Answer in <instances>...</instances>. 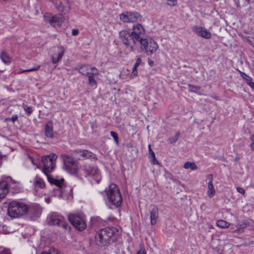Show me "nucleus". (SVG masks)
<instances>
[{
  "label": "nucleus",
  "instance_id": "obj_22",
  "mask_svg": "<svg viewBox=\"0 0 254 254\" xmlns=\"http://www.w3.org/2000/svg\"><path fill=\"white\" fill-rule=\"evenodd\" d=\"M32 185L35 189H44L45 187V183L44 180L36 176L32 181Z\"/></svg>",
  "mask_w": 254,
  "mask_h": 254
},
{
  "label": "nucleus",
  "instance_id": "obj_2",
  "mask_svg": "<svg viewBox=\"0 0 254 254\" xmlns=\"http://www.w3.org/2000/svg\"><path fill=\"white\" fill-rule=\"evenodd\" d=\"M78 173L84 175L92 183L98 184L101 180L100 171L94 165L85 163L80 167Z\"/></svg>",
  "mask_w": 254,
  "mask_h": 254
},
{
  "label": "nucleus",
  "instance_id": "obj_45",
  "mask_svg": "<svg viewBox=\"0 0 254 254\" xmlns=\"http://www.w3.org/2000/svg\"><path fill=\"white\" fill-rule=\"evenodd\" d=\"M136 254H146L145 250L144 248L141 249Z\"/></svg>",
  "mask_w": 254,
  "mask_h": 254
},
{
  "label": "nucleus",
  "instance_id": "obj_41",
  "mask_svg": "<svg viewBox=\"0 0 254 254\" xmlns=\"http://www.w3.org/2000/svg\"><path fill=\"white\" fill-rule=\"evenodd\" d=\"M236 189H237V191L241 194H244L245 192V190L242 188L238 187H237Z\"/></svg>",
  "mask_w": 254,
  "mask_h": 254
},
{
  "label": "nucleus",
  "instance_id": "obj_49",
  "mask_svg": "<svg viewBox=\"0 0 254 254\" xmlns=\"http://www.w3.org/2000/svg\"><path fill=\"white\" fill-rule=\"evenodd\" d=\"M29 160H30L31 162L33 164V165H35V162H34V160L33 158H32L31 157H29Z\"/></svg>",
  "mask_w": 254,
  "mask_h": 254
},
{
  "label": "nucleus",
  "instance_id": "obj_20",
  "mask_svg": "<svg viewBox=\"0 0 254 254\" xmlns=\"http://www.w3.org/2000/svg\"><path fill=\"white\" fill-rule=\"evenodd\" d=\"M47 177L50 184L55 185L58 187L57 190H59L62 187L65 185L64 184V179L63 178H61L58 177H53L50 176L49 175H48Z\"/></svg>",
  "mask_w": 254,
  "mask_h": 254
},
{
  "label": "nucleus",
  "instance_id": "obj_16",
  "mask_svg": "<svg viewBox=\"0 0 254 254\" xmlns=\"http://www.w3.org/2000/svg\"><path fill=\"white\" fill-rule=\"evenodd\" d=\"M131 32L136 42H140L141 39H144L142 38V37L145 34V29L141 24L136 23L134 24L132 27Z\"/></svg>",
  "mask_w": 254,
  "mask_h": 254
},
{
  "label": "nucleus",
  "instance_id": "obj_48",
  "mask_svg": "<svg viewBox=\"0 0 254 254\" xmlns=\"http://www.w3.org/2000/svg\"><path fill=\"white\" fill-rule=\"evenodd\" d=\"M148 149H149V154H151L152 152H154L151 149V145L150 144L148 145Z\"/></svg>",
  "mask_w": 254,
  "mask_h": 254
},
{
  "label": "nucleus",
  "instance_id": "obj_36",
  "mask_svg": "<svg viewBox=\"0 0 254 254\" xmlns=\"http://www.w3.org/2000/svg\"><path fill=\"white\" fill-rule=\"evenodd\" d=\"M138 75V72L137 68L133 67L132 68V72L130 74V77L131 78H134V77H136Z\"/></svg>",
  "mask_w": 254,
  "mask_h": 254
},
{
  "label": "nucleus",
  "instance_id": "obj_7",
  "mask_svg": "<svg viewBox=\"0 0 254 254\" xmlns=\"http://www.w3.org/2000/svg\"><path fill=\"white\" fill-rule=\"evenodd\" d=\"M139 43L141 49L149 55L155 53L159 47L156 41L151 38L141 39Z\"/></svg>",
  "mask_w": 254,
  "mask_h": 254
},
{
  "label": "nucleus",
  "instance_id": "obj_9",
  "mask_svg": "<svg viewBox=\"0 0 254 254\" xmlns=\"http://www.w3.org/2000/svg\"><path fill=\"white\" fill-rule=\"evenodd\" d=\"M120 19L124 23H136L141 21L142 16L136 11H125L120 15Z\"/></svg>",
  "mask_w": 254,
  "mask_h": 254
},
{
  "label": "nucleus",
  "instance_id": "obj_8",
  "mask_svg": "<svg viewBox=\"0 0 254 254\" xmlns=\"http://www.w3.org/2000/svg\"><path fill=\"white\" fill-rule=\"evenodd\" d=\"M57 159V156L55 154L43 157L42 160L43 164V172L46 176H48L49 173L54 169Z\"/></svg>",
  "mask_w": 254,
  "mask_h": 254
},
{
  "label": "nucleus",
  "instance_id": "obj_50",
  "mask_svg": "<svg viewBox=\"0 0 254 254\" xmlns=\"http://www.w3.org/2000/svg\"><path fill=\"white\" fill-rule=\"evenodd\" d=\"M250 147L252 150H254V142H253L250 144Z\"/></svg>",
  "mask_w": 254,
  "mask_h": 254
},
{
  "label": "nucleus",
  "instance_id": "obj_30",
  "mask_svg": "<svg viewBox=\"0 0 254 254\" xmlns=\"http://www.w3.org/2000/svg\"><path fill=\"white\" fill-rule=\"evenodd\" d=\"M241 76L243 78H244L245 79H246L247 81V84L248 85L249 84V83L251 81H252L253 80V79L251 77H250V76H249L248 75H247L246 73H245V72H243V71H241L239 70H238Z\"/></svg>",
  "mask_w": 254,
  "mask_h": 254
},
{
  "label": "nucleus",
  "instance_id": "obj_47",
  "mask_svg": "<svg viewBox=\"0 0 254 254\" xmlns=\"http://www.w3.org/2000/svg\"><path fill=\"white\" fill-rule=\"evenodd\" d=\"M249 41L250 43L251 44V45L254 47V38H251Z\"/></svg>",
  "mask_w": 254,
  "mask_h": 254
},
{
  "label": "nucleus",
  "instance_id": "obj_55",
  "mask_svg": "<svg viewBox=\"0 0 254 254\" xmlns=\"http://www.w3.org/2000/svg\"><path fill=\"white\" fill-rule=\"evenodd\" d=\"M148 63L150 65H151V64H153V62L152 61H149Z\"/></svg>",
  "mask_w": 254,
  "mask_h": 254
},
{
  "label": "nucleus",
  "instance_id": "obj_13",
  "mask_svg": "<svg viewBox=\"0 0 254 254\" xmlns=\"http://www.w3.org/2000/svg\"><path fill=\"white\" fill-rule=\"evenodd\" d=\"M49 223L50 225H57L65 229H67L68 225L64 221L63 216L58 213L54 212L49 216Z\"/></svg>",
  "mask_w": 254,
  "mask_h": 254
},
{
  "label": "nucleus",
  "instance_id": "obj_56",
  "mask_svg": "<svg viewBox=\"0 0 254 254\" xmlns=\"http://www.w3.org/2000/svg\"><path fill=\"white\" fill-rule=\"evenodd\" d=\"M1 157H2L1 155H0V159L1 158Z\"/></svg>",
  "mask_w": 254,
  "mask_h": 254
},
{
  "label": "nucleus",
  "instance_id": "obj_40",
  "mask_svg": "<svg viewBox=\"0 0 254 254\" xmlns=\"http://www.w3.org/2000/svg\"><path fill=\"white\" fill-rule=\"evenodd\" d=\"M142 60L140 58H138L133 65V67L137 68V67L141 64Z\"/></svg>",
  "mask_w": 254,
  "mask_h": 254
},
{
  "label": "nucleus",
  "instance_id": "obj_5",
  "mask_svg": "<svg viewBox=\"0 0 254 254\" xmlns=\"http://www.w3.org/2000/svg\"><path fill=\"white\" fill-rule=\"evenodd\" d=\"M119 38L126 48L134 52L136 49V41L131 32L122 30L119 32Z\"/></svg>",
  "mask_w": 254,
  "mask_h": 254
},
{
  "label": "nucleus",
  "instance_id": "obj_19",
  "mask_svg": "<svg viewBox=\"0 0 254 254\" xmlns=\"http://www.w3.org/2000/svg\"><path fill=\"white\" fill-rule=\"evenodd\" d=\"M65 53V49L63 46H59L53 50V54L51 57L53 64L58 63L62 59Z\"/></svg>",
  "mask_w": 254,
  "mask_h": 254
},
{
  "label": "nucleus",
  "instance_id": "obj_12",
  "mask_svg": "<svg viewBox=\"0 0 254 254\" xmlns=\"http://www.w3.org/2000/svg\"><path fill=\"white\" fill-rule=\"evenodd\" d=\"M68 220L75 228L79 231H82L86 227V224L84 219L79 215L70 214L68 215Z\"/></svg>",
  "mask_w": 254,
  "mask_h": 254
},
{
  "label": "nucleus",
  "instance_id": "obj_4",
  "mask_svg": "<svg viewBox=\"0 0 254 254\" xmlns=\"http://www.w3.org/2000/svg\"><path fill=\"white\" fill-rule=\"evenodd\" d=\"M28 210V206L20 201L13 200L8 206L7 214L11 218H19L26 215Z\"/></svg>",
  "mask_w": 254,
  "mask_h": 254
},
{
  "label": "nucleus",
  "instance_id": "obj_21",
  "mask_svg": "<svg viewBox=\"0 0 254 254\" xmlns=\"http://www.w3.org/2000/svg\"><path fill=\"white\" fill-rule=\"evenodd\" d=\"M75 152L85 158L97 160L96 155L87 150H76Z\"/></svg>",
  "mask_w": 254,
  "mask_h": 254
},
{
  "label": "nucleus",
  "instance_id": "obj_34",
  "mask_svg": "<svg viewBox=\"0 0 254 254\" xmlns=\"http://www.w3.org/2000/svg\"><path fill=\"white\" fill-rule=\"evenodd\" d=\"M40 254H60L58 250L54 248L50 250L49 252H42Z\"/></svg>",
  "mask_w": 254,
  "mask_h": 254
},
{
  "label": "nucleus",
  "instance_id": "obj_3",
  "mask_svg": "<svg viewBox=\"0 0 254 254\" xmlns=\"http://www.w3.org/2000/svg\"><path fill=\"white\" fill-rule=\"evenodd\" d=\"M119 234V230L114 227L100 229L96 234V242L99 245H106L109 243L112 237Z\"/></svg>",
  "mask_w": 254,
  "mask_h": 254
},
{
  "label": "nucleus",
  "instance_id": "obj_6",
  "mask_svg": "<svg viewBox=\"0 0 254 254\" xmlns=\"http://www.w3.org/2000/svg\"><path fill=\"white\" fill-rule=\"evenodd\" d=\"M19 183L13 180L9 176H3L0 181V199L5 196L8 189H14V186L18 187Z\"/></svg>",
  "mask_w": 254,
  "mask_h": 254
},
{
  "label": "nucleus",
  "instance_id": "obj_28",
  "mask_svg": "<svg viewBox=\"0 0 254 254\" xmlns=\"http://www.w3.org/2000/svg\"><path fill=\"white\" fill-rule=\"evenodd\" d=\"M217 226L221 228H227L230 226V224L226 221L219 220L216 223Z\"/></svg>",
  "mask_w": 254,
  "mask_h": 254
},
{
  "label": "nucleus",
  "instance_id": "obj_46",
  "mask_svg": "<svg viewBox=\"0 0 254 254\" xmlns=\"http://www.w3.org/2000/svg\"><path fill=\"white\" fill-rule=\"evenodd\" d=\"M248 85H249L251 88H252L253 89H254V81H253V80L252 81H251V82H250L249 83Z\"/></svg>",
  "mask_w": 254,
  "mask_h": 254
},
{
  "label": "nucleus",
  "instance_id": "obj_38",
  "mask_svg": "<svg viewBox=\"0 0 254 254\" xmlns=\"http://www.w3.org/2000/svg\"><path fill=\"white\" fill-rule=\"evenodd\" d=\"M23 108L24 111L28 113L29 115L32 112V108L30 106H28L26 105H23Z\"/></svg>",
  "mask_w": 254,
  "mask_h": 254
},
{
  "label": "nucleus",
  "instance_id": "obj_24",
  "mask_svg": "<svg viewBox=\"0 0 254 254\" xmlns=\"http://www.w3.org/2000/svg\"><path fill=\"white\" fill-rule=\"evenodd\" d=\"M45 133L46 136L53 138L54 137L53 125L51 121H49L46 125Z\"/></svg>",
  "mask_w": 254,
  "mask_h": 254
},
{
  "label": "nucleus",
  "instance_id": "obj_27",
  "mask_svg": "<svg viewBox=\"0 0 254 254\" xmlns=\"http://www.w3.org/2000/svg\"><path fill=\"white\" fill-rule=\"evenodd\" d=\"M184 168L185 169H190L191 170H196L197 167L195 163L187 162L184 165Z\"/></svg>",
  "mask_w": 254,
  "mask_h": 254
},
{
  "label": "nucleus",
  "instance_id": "obj_25",
  "mask_svg": "<svg viewBox=\"0 0 254 254\" xmlns=\"http://www.w3.org/2000/svg\"><path fill=\"white\" fill-rule=\"evenodd\" d=\"M0 58L2 62L5 64H9L12 61L11 58L4 51H1L0 52Z\"/></svg>",
  "mask_w": 254,
  "mask_h": 254
},
{
  "label": "nucleus",
  "instance_id": "obj_53",
  "mask_svg": "<svg viewBox=\"0 0 254 254\" xmlns=\"http://www.w3.org/2000/svg\"><path fill=\"white\" fill-rule=\"evenodd\" d=\"M45 199H46V202H47L48 203H49L50 202V198H45Z\"/></svg>",
  "mask_w": 254,
  "mask_h": 254
},
{
  "label": "nucleus",
  "instance_id": "obj_35",
  "mask_svg": "<svg viewBox=\"0 0 254 254\" xmlns=\"http://www.w3.org/2000/svg\"><path fill=\"white\" fill-rule=\"evenodd\" d=\"M150 158L151 159V162L154 165L158 164V161L155 158V155L154 152H152L151 154H150Z\"/></svg>",
  "mask_w": 254,
  "mask_h": 254
},
{
  "label": "nucleus",
  "instance_id": "obj_29",
  "mask_svg": "<svg viewBox=\"0 0 254 254\" xmlns=\"http://www.w3.org/2000/svg\"><path fill=\"white\" fill-rule=\"evenodd\" d=\"M94 75L90 74L88 75V83L89 85L94 88H96L97 87V81L94 78L93 76Z\"/></svg>",
  "mask_w": 254,
  "mask_h": 254
},
{
  "label": "nucleus",
  "instance_id": "obj_43",
  "mask_svg": "<svg viewBox=\"0 0 254 254\" xmlns=\"http://www.w3.org/2000/svg\"><path fill=\"white\" fill-rule=\"evenodd\" d=\"M0 254H11V253L8 250H4L0 252Z\"/></svg>",
  "mask_w": 254,
  "mask_h": 254
},
{
  "label": "nucleus",
  "instance_id": "obj_31",
  "mask_svg": "<svg viewBox=\"0 0 254 254\" xmlns=\"http://www.w3.org/2000/svg\"><path fill=\"white\" fill-rule=\"evenodd\" d=\"M40 66L39 65H37L36 66L33 67V68H31L25 69V70H20L17 72V73L20 74V73H23L25 72H30V71H37L40 69Z\"/></svg>",
  "mask_w": 254,
  "mask_h": 254
},
{
  "label": "nucleus",
  "instance_id": "obj_1",
  "mask_svg": "<svg viewBox=\"0 0 254 254\" xmlns=\"http://www.w3.org/2000/svg\"><path fill=\"white\" fill-rule=\"evenodd\" d=\"M104 193L106 194L104 200L108 208L114 209L121 205L123 202L122 194L116 184L110 185L108 189L105 190Z\"/></svg>",
  "mask_w": 254,
  "mask_h": 254
},
{
  "label": "nucleus",
  "instance_id": "obj_23",
  "mask_svg": "<svg viewBox=\"0 0 254 254\" xmlns=\"http://www.w3.org/2000/svg\"><path fill=\"white\" fill-rule=\"evenodd\" d=\"M158 217V209L156 206H153L150 211V222L154 225L157 223Z\"/></svg>",
  "mask_w": 254,
  "mask_h": 254
},
{
  "label": "nucleus",
  "instance_id": "obj_39",
  "mask_svg": "<svg viewBox=\"0 0 254 254\" xmlns=\"http://www.w3.org/2000/svg\"><path fill=\"white\" fill-rule=\"evenodd\" d=\"M246 226H247L246 224L245 223H243L241 224H238L237 225V231L238 232L240 231V230L241 229H243L246 228Z\"/></svg>",
  "mask_w": 254,
  "mask_h": 254
},
{
  "label": "nucleus",
  "instance_id": "obj_10",
  "mask_svg": "<svg viewBox=\"0 0 254 254\" xmlns=\"http://www.w3.org/2000/svg\"><path fill=\"white\" fill-rule=\"evenodd\" d=\"M44 19L53 27H60L64 22V18L62 14L53 15L50 13H46L44 15Z\"/></svg>",
  "mask_w": 254,
  "mask_h": 254
},
{
  "label": "nucleus",
  "instance_id": "obj_37",
  "mask_svg": "<svg viewBox=\"0 0 254 254\" xmlns=\"http://www.w3.org/2000/svg\"><path fill=\"white\" fill-rule=\"evenodd\" d=\"M111 136L113 137L115 141L116 142V144H118L119 142V139H118V136L116 132L111 131Z\"/></svg>",
  "mask_w": 254,
  "mask_h": 254
},
{
  "label": "nucleus",
  "instance_id": "obj_15",
  "mask_svg": "<svg viewBox=\"0 0 254 254\" xmlns=\"http://www.w3.org/2000/svg\"><path fill=\"white\" fill-rule=\"evenodd\" d=\"M56 191L59 192V196L63 199L70 200L73 197L72 189L70 186L64 185Z\"/></svg>",
  "mask_w": 254,
  "mask_h": 254
},
{
  "label": "nucleus",
  "instance_id": "obj_42",
  "mask_svg": "<svg viewBox=\"0 0 254 254\" xmlns=\"http://www.w3.org/2000/svg\"><path fill=\"white\" fill-rule=\"evenodd\" d=\"M79 34V30L77 29H73L72 30V35L73 36H76Z\"/></svg>",
  "mask_w": 254,
  "mask_h": 254
},
{
  "label": "nucleus",
  "instance_id": "obj_14",
  "mask_svg": "<svg viewBox=\"0 0 254 254\" xmlns=\"http://www.w3.org/2000/svg\"><path fill=\"white\" fill-rule=\"evenodd\" d=\"M54 3L55 7L60 12L64 14L68 13L70 7L68 0H51Z\"/></svg>",
  "mask_w": 254,
  "mask_h": 254
},
{
  "label": "nucleus",
  "instance_id": "obj_44",
  "mask_svg": "<svg viewBox=\"0 0 254 254\" xmlns=\"http://www.w3.org/2000/svg\"><path fill=\"white\" fill-rule=\"evenodd\" d=\"M207 179H208V182H211L213 183V176L212 174H209L207 176Z\"/></svg>",
  "mask_w": 254,
  "mask_h": 254
},
{
  "label": "nucleus",
  "instance_id": "obj_33",
  "mask_svg": "<svg viewBox=\"0 0 254 254\" xmlns=\"http://www.w3.org/2000/svg\"><path fill=\"white\" fill-rule=\"evenodd\" d=\"M179 135H180V133L179 132H178L176 133V135L170 138V139H169L170 143L171 144L175 143L178 140Z\"/></svg>",
  "mask_w": 254,
  "mask_h": 254
},
{
  "label": "nucleus",
  "instance_id": "obj_18",
  "mask_svg": "<svg viewBox=\"0 0 254 254\" xmlns=\"http://www.w3.org/2000/svg\"><path fill=\"white\" fill-rule=\"evenodd\" d=\"M192 31L197 36L204 39H209L211 37V32L202 26L195 25L192 28Z\"/></svg>",
  "mask_w": 254,
  "mask_h": 254
},
{
  "label": "nucleus",
  "instance_id": "obj_17",
  "mask_svg": "<svg viewBox=\"0 0 254 254\" xmlns=\"http://www.w3.org/2000/svg\"><path fill=\"white\" fill-rule=\"evenodd\" d=\"M79 72L85 75H89L90 74L98 75L99 73L98 69L95 67H92L87 64H80L78 65L76 67Z\"/></svg>",
  "mask_w": 254,
  "mask_h": 254
},
{
  "label": "nucleus",
  "instance_id": "obj_26",
  "mask_svg": "<svg viewBox=\"0 0 254 254\" xmlns=\"http://www.w3.org/2000/svg\"><path fill=\"white\" fill-rule=\"evenodd\" d=\"M215 193V190L214 189L213 183L211 182H208V190L207 191V194L210 198L212 197Z\"/></svg>",
  "mask_w": 254,
  "mask_h": 254
},
{
  "label": "nucleus",
  "instance_id": "obj_11",
  "mask_svg": "<svg viewBox=\"0 0 254 254\" xmlns=\"http://www.w3.org/2000/svg\"><path fill=\"white\" fill-rule=\"evenodd\" d=\"M64 167L69 173H78L79 170L77 169L76 160L68 155L63 156Z\"/></svg>",
  "mask_w": 254,
  "mask_h": 254
},
{
  "label": "nucleus",
  "instance_id": "obj_32",
  "mask_svg": "<svg viewBox=\"0 0 254 254\" xmlns=\"http://www.w3.org/2000/svg\"><path fill=\"white\" fill-rule=\"evenodd\" d=\"M189 90L191 92H197L200 89V87L193 85L189 84Z\"/></svg>",
  "mask_w": 254,
  "mask_h": 254
},
{
  "label": "nucleus",
  "instance_id": "obj_52",
  "mask_svg": "<svg viewBox=\"0 0 254 254\" xmlns=\"http://www.w3.org/2000/svg\"><path fill=\"white\" fill-rule=\"evenodd\" d=\"M239 159H240V157H239L238 155H237V156L235 157V161H238Z\"/></svg>",
  "mask_w": 254,
  "mask_h": 254
},
{
  "label": "nucleus",
  "instance_id": "obj_51",
  "mask_svg": "<svg viewBox=\"0 0 254 254\" xmlns=\"http://www.w3.org/2000/svg\"><path fill=\"white\" fill-rule=\"evenodd\" d=\"M250 139L252 141H253V142H254V135H252L251 137H250Z\"/></svg>",
  "mask_w": 254,
  "mask_h": 254
},
{
  "label": "nucleus",
  "instance_id": "obj_54",
  "mask_svg": "<svg viewBox=\"0 0 254 254\" xmlns=\"http://www.w3.org/2000/svg\"><path fill=\"white\" fill-rule=\"evenodd\" d=\"M12 120L13 121H14L17 119V117H12Z\"/></svg>",
  "mask_w": 254,
  "mask_h": 254
}]
</instances>
